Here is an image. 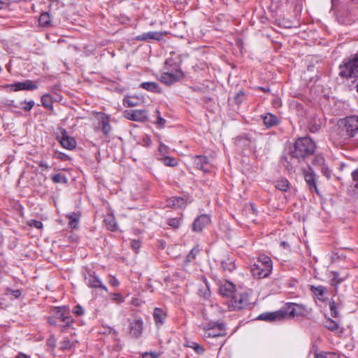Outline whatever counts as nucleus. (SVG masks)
<instances>
[{
    "mask_svg": "<svg viewBox=\"0 0 358 358\" xmlns=\"http://www.w3.org/2000/svg\"><path fill=\"white\" fill-rule=\"evenodd\" d=\"M315 148V143L310 138H299L288 155L281 157L280 162L287 171L294 172L303 162L309 164L307 160L313 156Z\"/></svg>",
    "mask_w": 358,
    "mask_h": 358,
    "instance_id": "f257e3e1",
    "label": "nucleus"
},
{
    "mask_svg": "<svg viewBox=\"0 0 358 358\" xmlns=\"http://www.w3.org/2000/svg\"><path fill=\"white\" fill-rule=\"evenodd\" d=\"M336 134L340 143H352L358 147V115H350L340 119Z\"/></svg>",
    "mask_w": 358,
    "mask_h": 358,
    "instance_id": "f03ea898",
    "label": "nucleus"
},
{
    "mask_svg": "<svg viewBox=\"0 0 358 358\" xmlns=\"http://www.w3.org/2000/svg\"><path fill=\"white\" fill-rule=\"evenodd\" d=\"M305 313L306 308L303 306L289 303L285 304L278 310L262 313L258 318L265 321H281L295 316L303 315Z\"/></svg>",
    "mask_w": 358,
    "mask_h": 358,
    "instance_id": "7ed1b4c3",
    "label": "nucleus"
},
{
    "mask_svg": "<svg viewBox=\"0 0 358 358\" xmlns=\"http://www.w3.org/2000/svg\"><path fill=\"white\" fill-rule=\"evenodd\" d=\"M184 77V73L180 69V64L168 59L165 62L164 71L160 76V81L167 85H171L180 81Z\"/></svg>",
    "mask_w": 358,
    "mask_h": 358,
    "instance_id": "20e7f679",
    "label": "nucleus"
},
{
    "mask_svg": "<svg viewBox=\"0 0 358 358\" xmlns=\"http://www.w3.org/2000/svg\"><path fill=\"white\" fill-rule=\"evenodd\" d=\"M272 261L266 255H260L251 266V272L257 278H266L272 271Z\"/></svg>",
    "mask_w": 358,
    "mask_h": 358,
    "instance_id": "39448f33",
    "label": "nucleus"
},
{
    "mask_svg": "<svg viewBox=\"0 0 358 358\" xmlns=\"http://www.w3.org/2000/svg\"><path fill=\"white\" fill-rule=\"evenodd\" d=\"M331 9L336 13L340 23L348 24L353 20L352 10L348 3H340L338 0H331Z\"/></svg>",
    "mask_w": 358,
    "mask_h": 358,
    "instance_id": "423d86ee",
    "label": "nucleus"
},
{
    "mask_svg": "<svg viewBox=\"0 0 358 358\" xmlns=\"http://www.w3.org/2000/svg\"><path fill=\"white\" fill-rule=\"evenodd\" d=\"M204 338L223 337L227 334L224 323L210 322L202 327Z\"/></svg>",
    "mask_w": 358,
    "mask_h": 358,
    "instance_id": "0eeeda50",
    "label": "nucleus"
},
{
    "mask_svg": "<svg viewBox=\"0 0 358 358\" xmlns=\"http://www.w3.org/2000/svg\"><path fill=\"white\" fill-rule=\"evenodd\" d=\"M215 262L220 264L223 272L231 273L236 268L235 259L227 253L218 255Z\"/></svg>",
    "mask_w": 358,
    "mask_h": 358,
    "instance_id": "6e6552de",
    "label": "nucleus"
},
{
    "mask_svg": "<svg viewBox=\"0 0 358 358\" xmlns=\"http://www.w3.org/2000/svg\"><path fill=\"white\" fill-rule=\"evenodd\" d=\"M249 296L247 293H234L231 299V306L234 310H241L250 306Z\"/></svg>",
    "mask_w": 358,
    "mask_h": 358,
    "instance_id": "1a4fd4ad",
    "label": "nucleus"
},
{
    "mask_svg": "<svg viewBox=\"0 0 358 358\" xmlns=\"http://www.w3.org/2000/svg\"><path fill=\"white\" fill-rule=\"evenodd\" d=\"M307 165L308 166V169L303 171L304 180L308 185L309 190L311 192H316L317 194H319V191L317 187V176L312 168L310 166V164Z\"/></svg>",
    "mask_w": 358,
    "mask_h": 358,
    "instance_id": "9d476101",
    "label": "nucleus"
},
{
    "mask_svg": "<svg viewBox=\"0 0 358 358\" xmlns=\"http://www.w3.org/2000/svg\"><path fill=\"white\" fill-rule=\"evenodd\" d=\"M4 88H10L12 91L20 90H34L37 89V85L31 80H26L24 82H17L13 84H8L3 86Z\"/></svg>",
    "mask_w": 358,
    "mask_h": 358,
    "instance_id": "9b49d317",
    "label": "nucleus"
},
{
    "mask_svg": "<svg viewBox=\"0 0 358 358\" xmlns=\"http://www.w3.org/2000/svg\"><path fill=\"white\" fill-rule=\"evenodd\" d=\"M123 115L128 120L136 122H144L148 118V113L145 110H126Z\"/></svg>",
    "mask_w": 358,
    "mask_h": 358,
    "instance_id": "f8f14e48",
    "label": "nucleus"
},
{
    "mask_svg": "<svg viewBox=\"0 0 358 358\" xmlns=\"http://www.w3.org/2000/svg\"><path fill=\"white\" fill-rule=\"evenodd\" d=\"M52 311H54L55 316L57 318H59L65 323V327H69L73 322V319L70 315L69 309L66 307H55Z\"/></svg>",
    "mask_w": 358,
    "mask_h": 358,
    "instance_id": "ddd939ff",
    "label": "nucleus"
},
{
    "mask_svg": "<svg viewBox=\"0 0 358 358\" xmlns=\"http://www.w3.org/2000/svg\"><path fill=\"white\" fill-rule=\"evenodd\" d=\"M194 165L197 169L201 170L205 173L210 172V165L209 164L207 157L196 155L194 157Z\"/></svg>",
    "mask_w": 358,
    "mask_h": 358,
    "instance_id": "4468645a",
    "label": "nucleus"
},
{
    "mask_svg": "<svg viewBox=\"0 0 358 358\" xmlns=\"http://www.w3.org/2000/svg\"><path fill=\"white\" fill-rule=\"evenodd\" d=\"M210 222V217L203 214L199 216L192 224V230L196 232H200Z\"/></svg>",
    "mask_w": 358,
    "mask_h": 358,
    "instance_id": "2eb2a0df",
    "label": "nucleus"
},
{
    "mask_svg": "<svg viewBox=\"0 0 358 358\" xmlns=\"http://www.w3.org/2000/svg\"><path fill=\"white\" fill-rule=\"evenodd\" d=\"M59 142L63 148L68 150H73L76 145V140L73 137H70L65 129L62 131Z\"/></svg>",
    "mask_w": 358,
    "mask_h": 358,
    "instance_id": "dca6fc26",
    "label": "nucleus"
},
{
    "mask_svg": "<svg viewBox=\"0 0 358 358\" xmlns=\"http://www.w3.org/2000/svg\"><path fill=\"white\" fill-rule=\"evenodd\" d=\"M85 280H87V284L90 287L101 288L103 290L107 291L106 286L102 284L101 281L95 275L94 272L89 273L88 276H85Z\"/></svg>",
    "mask_w": 358,
    "mask_h": 358,
    "instance_id": "f3484780",
    "label": "nucleus"
},
{
    "mask_svg": "<svg viewBox=\"0 0 358 358\" xmlns=\"http://www.w3.org/2000/svg\"><path fill=\"white\" fill-rule=\"evenodd\" d=\"M130 334L134 337H139L143 331V321L141 319H136L130 322L129 324Z\"/></svg>",
    "mask_w": 358,
    "mask_h": 358,
    "instance_id": "a211bd4d",
    "label": "nucleus"
},
{
    "mask_svg": "<svg viewBox=\"0 0 358 358\" xmlns=\"http://www.w3.org/2000/svg\"><path fill=\"white\" fill-rule=\"evenodd\" d=\"M163 34L159 31H149L136 36V40L139 41L156 40L160 41Z\"/></svg>",
    "mask_w": 358,
    "mask_h": 358,
    "instance_id": "6ab92c4d",
    "label": "nucleus"
},
{
    "mask_svg": "<svg viewBox=\"0 0 358 358\" xmlns=\"http://www.w3.org/2000/svg\"><path fill=\"white\" fill-rule=\"evenodd\" d=\"M262 118L263 119L264 124L267 128L277 126L280 122V119L276 115L270 113L262 115Z\"/></svg>",
    "mask_w": 358,
    "mask_h": 358,
    "instance_id": "aec40b11",
    "label": "nucleus"
},
{
    "mask_svg": "<svg viewBox=\"0 0 358 358\" xmlns=\"http://www.w3.org/2000/svg\"><path fill=\"white\" fill-rule=\"evenodd\" d=\"M323 124V120L317 117V116H313L310 117L308 123V128L310 131L315 133L318 131Z\"/></svg>",
    "mask_w": 358,
    "mask_h": 358,
    "instance_id": "412c9836",
    "label": "nucleus"
},
{
    "mask_svg": "<svg viewBox=\"0 0 358 358\" xmlns=\"http://www.w3.org/2000/svg\"><path fill=\"white\" fill-rule=\"evenodd\" d=\"M139 87L150 92L160 94L162 92V88L155 82H143Z\"/></svg>",
    "mask_w": 358,
    "mask_h": 358,
    "instance_id": "4be33fe9",
    "label": "nucleus"
},
{
    "mask_svg": "<svg viewBox=\"0 0 358 358\" xmlns=\"http://www.w3.org/2000/svg\"><path fill=\"white\" fill-rule=\"evenodd\" d=\"M185 200L182 197H171L167 201V206L173 208H180L185 206Z\"/></svg>",
    "mask_w": 358,
    "mask_h": 358,
    "instance_id": "5701e85b",
    "label": "nucleus"
},
{
    "mask_svg": "<svg viewBox=\"0 0 358 358\" xmlns=\"http://www.w3.org/2000/svg\"><path fill=\"white\" fill-rule=\"evenodd\" d=\"M165 312L159 308H155L153 312V317L157 326H161L164 324L166 318Z\"/></svg>",
    "mask_w": 358,
    "mask_h": 358,
    "instance_id": "b1692460",
    "label": "nucleus"
},
{
    "mask_svg": "<svg viewBox=\"0 0 358 358\" xmlns=\"http://www.w3.org/2000/svg\"><path fill=\"white\" fill-rule=\"evenodd\" d=\"M80 217V214L77 212L66 215V217L69 219V225L71 229L78 228Z\"/></svg>",
    "mask_w": 358,
    "mask_h": 358,
    "instance_id": "393cba45",
    "label": "nucleus"
},
{
    "mask_svg": "<svg viewBox=\"0 0 358 358\" xmlns=\"http://www.w3.org/2000/svg\"><path fill=\"white\" fill-rule=\"evenodd\" d=\"M101 124L102 127V132L106 137H108L111 131V126L108 116H103L101 117Z\"/></svg>",
    "mask_w": 358,
    "mask_h": 358,
    "instance_id": "a878e982",
    "label": "nucleus"
},
{
    "mask_svg": "<svg viewBox=\"0 0 358 358\" xmlns=\"http://www.w3.org/2000/svg\"><path fill=\"white\" fill-rule=\"evenodd\" d=\"M290 183L287 179L282 178L277 180L275 183V187L282 191L287 192L289 189Z\"/></svg>",
    "mask_w": 358,
    "mask_h": 358,
    "instance_id": "bb28decb",
    "label": "nucleus"
},
{
    "mask_svg": "<svg viewBox=\"0 0 358 358\" xmlns=\"http://www.w3.org/2000/svg\"><path fill=\"white\" fill-rule=\"evenodd\" d=\"M310 290L315 295L317 296L318 299L321 300L322 298L323 297L324 294L327 291V289L325 287H324L322 285H319V286L311 285Z\"/></svg>",
    "mask_w": 358,
    "mask_h": 358,
    "instance_id": "cd10ccee",
    "label": "nucleus"
},
{
    "mask_svg": "<svg viewBox=\"0 0 358 358\" xmlns=\"http://www.w3.org/2000/svg\"><path fill=\"white\" fill-rule=\"evenodd\" d=\"M138 99L134 96H126L123 99V105L125 107H127V108L134 107V106H138Z\"/></svg>",
    "mask_w": 358,
    "mask_h": 358,
    "instance_id": "c85d7f7f",
    "label": "nucleus"
},
{
    "mask_svg": "<svg viewBox=\"0 0 358 358\" xmlns=\"http://www.w3.org/2000/svg\"><path fill=\"white\" fill-rule=\"evenodd\" d=\"M199 250L196 248H192L188 255L186 256V258L184 262V266H186L189 264V262L195 259L196 255L199 254Z\"/></svg>",
    "mask_w": 358,
    "mask_h": 358,
    "instance_id": "c756f323",
    "label": "nucleus"
},
{
    "mask_svg": "<svg viewBox=\"0 0 358 358\" xmlns=\"http://www.w3.org/2000/svg\"><path fill=\"white\" fill-rule=\"evenodd\" d=\"M332 275L333 278L331 279V285L334 287H336L338 284L345 280L348 277V274L341 276L338 272H333Z\"/></svg>",
    "mask_w": 358,
    "mask_h": 358,
    "instance_id": "7c9ffc66",
    "label": "nucleus"
},
{
    "mask_svg": "<svg viewBox=\"0 0 358 358\" xmlns=\"http://www.w3.org/2000/svg\"><path fill=\"white\" fill-rule=\"evenodd\" d=\"M38 23L42 27H48L50 24V17L48 13H42L38 19Z\"/></svg>",
    "mask_w": 358,
    "mask_h": 358,
    "instance_id": "2f4dec72",
    "label": "nucleus"
},
{
    "mask_svg": "<svg viewBox=\"0 0 358 358\" xmlns=\"http://www.w3.org/2000/svg\"><path fill=\"white\" fill-rule=\"evenodd\" d=\"M51 179L55 183H63L66 184L68 182L67 178L62 173H57L51 177Z\"/></svg>",
    "mask_w": 358,
    "mask_h": 358,
    "instance_id": "473e14b6",
    "label": "nucleus"
},
{
    "mask_svg": "<svg viewBox=\"0 0 358 358\" xmlns=\"http://www.w3.org/2000/svg\"><path fill=\"white\" fill-rule=\"evenodd\" d=\"M315 358H341L339 354L334 352H322L316 354Z\"/></svg>",
    "mask_w": 358,
    "mask_h": 358,
    "instance_id": "72a5a7b5",
    "label": "nucleus"
},
{
    "mask_svg": "<svg viewBox=\"0 0 358 358\" xmlns=\"http://www.w3.org/2000/svg\"><path fill=\"white\" fill-rule=\"evenodd\" d=\"M104 222L109 230L115 231L116 229V222L113 216H108L104 219Z\"/></svg>",
    "mask_w": 358,
    "mask_h": 358,
    "instance_id": "f704fd0d",
    "label": "nucleus"
},
{
    "mask_svg": "<svg viewBox=\"0 0 358 358\" xmlns=\"http://www.w3.org/2000/svg\"><path fill=\"white\" fill-rule=\"evenodd\" d=\"M41 103L43 107L52 109V101L51 97L48 94H45L41 97Z\"/></svg>",
    "mask_w": 358,
    "mask_h": 358,
    "instance_id": "c9c22d12",
    "label": "nucleus"
},
{
    "mask_svg": "<svg viewBox=\"0 0 358 358\" xmlns=\"http://www.w3.org/2000/svg\"><path fill=\"white\" fill-rule=\"evenodd\" d=\"M234 289V285L232 284H229L227 285H222L220 287V292L223 296H229L231 294Z\"/></svg>",
    "mask_w": 358,
    "mask_h": 358,
    "instance_id": "e433bc0d",
    "label": "nucleus"
},
{
    "mask_svg": "<svg viewBox=\"0 0 358 358\" xmlns=\"http://www.w3.org/2000/svg\"><path fill=\"white\" fill-rule=\"evenodd\" d=\"M324 326L331 331H336L338 329V324L337 322L330 318L327 319Z\"/></svg>",
    "mask_w": 358,
    "mask_h": 358,
    "instance_id": "4c0bfd02",
    "label": "nucleus"
},
{
    "mask_svg": "<svg viewBox=\"0 0 358 358\" xmlns=\"http://www.w3.org/2000/svg\"><path fill=\"white\" fill-rule=\"evenodd\" d=\"M313 159L311 164L313 166H322L324 164V159L321 155H314L312 157Z\"/></svg>",
    "mask_w": 358,
    "mask_h": 358,
    "instance_id": "58836bf2",
    "label": "nucleus"
},
{
    "mask_svg": "<svg viewBox=\"0 0 358 358\" xmlns=\"http://www.w3.org/2000/svg\"><path fill=\"white\" fill-rule=\"evenodd\" d=\"M162 162L164 164H165L166 166L171 167H174L178 165L177 160L175 158L171 157H165L164 158H163Z\"/></svg>",
    "mask_w": 358,
    "mask_h": 358,
    "instance_id": "ea45409f",
    "label": "nucleus"
},
{
    "mask_svg": "<svg viewBox=\"0 0 358 358\" xmlns=\"http://www.w3.org/2000/svg\"><path fill=\"white\" fill-rule=\"evenodd\" d=\"M245 92L241 90L234 96V101L236 104L239 105L243 101V100L245 99Z\"/></svg>",
    "mask_w": 358,
    "mask_h": 358,
    "instance_id": "a19ab883",
    "label": "nucleus"
},
{
    "mask_svg": "<svg viewBox=\"0 0 358 358\" xmlns=\"http://www.w3.org/2000/svg\"><path fill=\"white\" fill-rule=\"evenodd\" d=\"M167 224L170 227L177 229L180 224V220L178 218H170L168 220Z\"/></svg>",
    "mask_w": 358,
    "mask_h": 358,
    "instance_id": "79ce46f5",
    "label": "nucleus"
},
{
    "mask_svg": "<svg viewBox=\"0 0 358 358\" xmlns=\"http://www.w3.org/2000/svg\"><path fill=\"white\" fill-rule=\"evenodd\" d=\"M28 225L31 227H35L36 229H42L43 228V223L41 221L35 220H30L28 222Z\"/></svg>",
    "mask_w": 358,
    "mask_h": 358,
    "instance_id": "37998d69",
    "label": "nucleus"
},
{
    "mask_svg": "<svg viewBox=\"0 0 358 358\" xmlns=\"http://www.w3.org/2000/svg\"><path fill=\"white\" fill-rule=\"evenodd\" d=\"M329 308H330V311H331V315L333 317H337L338 315V313L336 310V303L334 301H331L329 303Z\"/></svg>",
    "mask_w": 358,
    "mask_h": 358,
    "instance_id": "c03bdc74",
    "label": "nucleus"
},
{
    "mask_svg": "<svg viewBox=\"0 0 358 358\" xmlns=\"http://www.w3.org/2000/svg\"><path fill=\"white\" fill-rule=\"evenodd\" d=\"M156 114L157 116V120L156 122V124L158 125V127H163L166 123V120L161 117L160 112L159 110H156Z\"/></svg>",
    "mask_w": 358,
    "mask_h": 358,
    "instance_id": "a18cd8bd",
    "label": "nucleus"
},
{
    "mask_svg": "<svg viewBox=\"0 0 358 358\" xmlns=\"http://www.w3.org/2000/svg\"><path fill=\"white\" fill-rule=\"evenodd\" d=\"M131 248L136 252H138V250L141 248V242L138 240H132L130 243Z\"/></svg>",
    "mask_w": 358,
    "mask_h": 358,
    "instance_id": "49530a36",
    "label": "nucleus"
},
{
    "mask_svg": "<svg viewBox=\"0 0 358 358\" xmlns=\"http://www.w3.org/2000/svg\"><path fill=\"white\" fill-rule=\"evenodd\" d=\"M73 313L77 316H81L84 314V309L80 305H76L73 309Z\"/></svg>",
    "mask_w": 358,
    "mask_h": 358,
    "instance_id": "de8ad7c7",
    "label": "nucleus"
},
{
    "mask_svg": "<svg viewBox=\"0 0 358 358\" xmlns=\"http://www.w3.org/2000/svg\"><path fill=\"white\" fill-rule=\"evenodd\" d=\"M352 178L354 182V187L358 189V169L352 171Z\"/></svg>",
    "mask_w": 358,
    "mask_h": 358,
    "instance_id": "09e8293b",
    "label": "nucleus"
},
{
    "mask_svg": "<svg viewBox=\"0 0 358 358\" xmlns=\"http://www.w3.org/2000/svg\"><path fill=\"white\" fill-rule=\"evenodd\" d=\"M24 106H22V109L25 111H29L34 106V101H29L28 102H24Z\"/></svg>",
    "mask_w": 358,
    "mask_h": 358,
    "instance_id": "8fccbe9b",
    "label": "nucleus"
},
{
    "mask_svg": "<svg viewBox=\"0 0 358 358\" xmlns=\"http://www.w3.org/2000/svg\"><path fill=\"white\" fill-rule=\"evenodd\" d=\"M191 348H192L195 350V352H196L199 354H202L204 352L203 348L196 343H194L193 345H192Z\"/></svg>",
    "mask_w": 358,
    "mask_h": 358,
    "instance_id": "3c124183",
    "label": "nucleus"
},
{
    "mask_svg": "<svg viewBox=\"0 0 358 358\" xmlns=\"http://www.w3.org/2000/svg\"><path fill=\"white\" fill-rule=\"evenodd\" d=\"M108 282H109L110 285H111L113 287H117V286L119 285L118 280L116 278L113 277V276H110L109 277Z\"/></svg>",
    "mask_w": 358,
    "mask_h": 358,
    "instance_id": "603ef678",
    "label": "nucleus"
},
{
    "mask_svg": "<svg viewBox=\"0 0 358 358\" xmlns=\"http://www.w3.org/2000/svg\"><path fill=\"white\" fill-rule=\"evenodd\" d=\"M158 355L155 352H145L142 355V358H157Z\"/></svg>",
    "mask_w": 358,
    "mask_h": 358,
    "instance_id": "864d4df0",
    "label": "nucleus"
},
{
    "mask_svg": "<svg viewBox=\"0 0 358 358\" xmlns=\"http://www.w3.org/2000/svg\"><path fill=\"white\" fill-rule=\"evenodd\" d=\"M113 300L116 301L119 303H122L124 301V299L122 295L119 293H116L113 294Z\"/></svg>",
    "mask_w": 358,
    "mask_h": 358,
    "instance_id": "5fc2aeb1",
    "label": "nucleus"
},
{
    "mask_svg": "<svg viewBox=\"0 0 358 358\" xmlns=\"http://www.w3.org/2000/svg\"><path fill=\"white\" fill-rule=\"evenodd\" d=\"M55 339L53 336H51L50 337L48 340H47V344L48 345L52 347V348H55Z\"/></svg>",
    "mask_w": 358,
    "mask_h": 358,
    "instance_id": "6e6d98bb",
    "label": "nucleus"
},
{
    "mask_svg": "<svg viewBox=\"0 0 358 358\" xmlns=\"http://www.w3.org/2000/svg\"><path fill=\"white\" fill-rule=\"evenodd\" d=\"M71 347V342L69 340L64 341L61 343V348L66 349Z\"/></svg>",
    "mask_w": 358,
    "mask_h": 358,
    "instance_id": "4d7b16f0",
    "label": "nucleus"
},
{
    "mask_svg": "<svg viewBox=\"0 0 358 358\" xmlns=\"http://www.w3.org/2000/svg\"><path fill=\"white\" fill-rule=\"evenodd\" d=\"M57 157L62 161H66L69 159V156L63 152H57Z\"/></svg>",
    "mask_w": 358,
    "mask_h": 358,
    "instance_id": "13d9d810",
    "label": "nucleus"
},
{
    "mask_svg": "<svg viewBox=\"0 0 358 358\" xmlns=\"http://www.w3.org/2000/svg\"><path fill=\"white\" fill-rule=\"evenodd\" d=\"M56 319H57V317H56L55 316L49 317H48V322L50 325L56 326V325H57V321H56Z\"/></svg>",
    "mask_w": 358,
    "mask_h": 358,
    "instance_id": "bf43d9fd",
    "label": "nucleus"
},
{
    "mask_svg": "<svg viewBox=\"0 0 358 358\" xmlns=\"http://www.w3.org/2000/svg\"><path fill=\"white\" fill-rule=\"evenodd\" d=\"M12 294L15 299H17L21 295V291L20 289L13 290Z\"/></svg>",
    "mask_w": 358,
    "mask_h": 358,
    "instance_id": "052dcab7",
    "label": "nucleus"
},
{
    "mask_svg": "<svg viewBox=\"0 0 358 358\" xmlns=\"http://www.w3.org/2000/svg\"><path fill=\"white\" fill-rule=\"evenodd\" d=\"M15 358H30V357L29 356H27V355L24 354V353L20 352L15 357Z\"/></svg>",
    "mask_w": 358,
    "mask_h": 358,
    "instance_id": "680f3d73",
    "label": "nucleus"
},
{
    "mask_svg": "<svg viewBox=\"0 0 358 358\" xmlns=\"http://www.w3.org/2000/svg\"><path fill=\"white\" fill-rule=\"evenodd\" d=\"M38 166L41 167V168H44L45 169H48L49 166L48 165L44 162H41L39 164H38Z\"/></svg>",
    "mask_w": 358,
    "mask_h": 358,
    "instance_id": "e2e57ef3",
    "label": "nucleus"
},
{
    "mask_svg": "<svg viewBox=\"0 0 358 358\" xmlns=\"http://www.w3.org/2000/svg\"><path fill=\"white\" fill-rule=\"evenodd\" d=\"M322 171L324 173V175L326 176L327 178H329L330 177V174H329V172L328 171L327 169H325V170H323L322 169Z\"/></svg>",
    "mask_w": 358,
    "mask_h": 358,
    "instance_id": "0e129e2a",
    "label": "nucleus"
},
{
    "mask_svg": "<svg viewBox=\"0 0 358 358\" xmlns=\"http://www.w3.org/2000/svg\"><path fill=\"white\" fill-rule=\"evenodd\" d=\"M260 89L264 91V92H268L269 91V89H266L264 87H260Z\"/></svg>",
    "mask_w": 358,
    "mask_h": 358,
    "instance_id": "69168bd1",
    "label": "nucleus"
},
{
    "mask_svg": "<svg viewBox=\"0 0 358 358\" xmlns=\"http://www.w3.org/2000/svg\"><path fill=\"white\" fill-rule=\"evenodd\" d=\"M281 245H283L284 247L287 246V243L285 242V241H282L281 243Z\"/></svg>",
    "mask_w": 358,
    "mask_h": 358,
    "instance_id": "338daca9",
    "label": "nucleus"
},
{
    "mask_svg": "<svg viewBox=\"0 0 358 358\" xmlns=\"http://www.w3.org/2000/svg\"><path fill=\"white\" fill-rule=\"evenodd\" d=\"M3 2L2 0H0V9L3 7Z\"/></svg>",
    "mask_w": 358,
    "mask_h": 358,
    "instance_id": "774afa93",
    "label": "nucleus"
}]
</instances>
